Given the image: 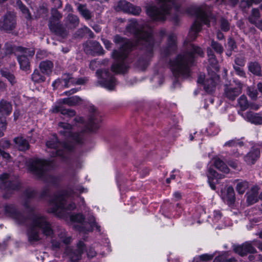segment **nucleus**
Masks as SVG:
<instances>
[{
    "label": "nucleus",
    "instance_id": "f257e3e1",
    "mask_svg": "<svg viewBox=\"0 0 262 262\" xmlns=\"http://www.w3.org/2000/svg\"><path fill=\"white\" fill-rule=\"evenodd\" d=\"M35 195L36 191L30 188L26 189L24 192L23 206L31 213L29 217L25 216L13 204H7L4 206L5 214L14 219L18 224L28 226L30 222L27 235L28 242L31 245L35 244L41 239L38 230H40L42 233L47 237L52 236L54 233L51 224L47 219L40 214L34 213L33 207L29 205V200L33 198Z\"/></svg>",
    "mask_w": 262,
    "mask_h": 262
},
{
    "label": "nucleus",
    "instance_id": "f03ea898",
    "mask_svg": "<svg viewBox=\"0 0 262 262\" xmlns=\"http://www.w3.org/2000/svg\"><path fill=\"white\" fill-rule=\"evenodd\" d=\"M126 32L134 36L135 46L141 50V56L138 59V66L145 68L153 56L155 47L160 44L155 41L152 29L138 24L136 19H132L126 27Z\"/></svg>",
    "mask_w": 262,
    "mask_h": 262
},
{
    "label": "nucleus",
    "instance_id": "7ed1b4c3",
    "mask_svg": "<svg viewBox=\"0 0 262 262\" xmlns=\"http://www.w3.org/2000/svg\"><path fill=\"white\" fill-rule=\"evenodd\" d=\"M204 52L198 46L190 44L186 50L179 54L176 57L170 60V69L175 78L188 77L190 75V68L192 66L195 58L197 56L202 57ZM179 85V82L176 79L173 82L174 88Z\"/></svg>",
    "mask_w": 262,
    "mask_h": 262
},
{
    "label": "nucleus",
    "instance_id": "20e7f679",
    "mask_svg": "<svg viewBox=\"0 0 262 262\" xmlns=\"http://www.w3.org/2000/svg\"><path fill=\"white\" fill-rule=\"evenodd\" d=\"M113 41L121 45L119 50H114L112 53L111 56L114 62L112 65L111 70L116 74H124L129 68L128 56L134 45L130 41L119 35L114 37Z\"/></svg>",
    "mask_w": 262,
    "mask_h": 262
},
{
    "label": "nucleus",
    "instance_id": "39448f33",
    "mask_svg": "<svg viewBox=\"0 0 262 262\" xmlns=\"http://www.w3.org/2000/svg\"><path fill=\"white\" fill-rule=\"evenodd\" d=\"M186 12L189 15L196 18L188 35V41H191L197 37L198 33L202 29V24L209 27L211 19H214V17L211 13L210 8L205 4L192 6L187 9Z\"/></svg>",
    "mask_w": 262,
    "mask_h": 262
},
{
    "label": "nucleus",
    "instance_id": "423d86ee",
    "mask_svg": "<svg viewBox=\"0 0 262 262\" xmlns=\"http://www.w3.org/2000/svg\"><path fill=\"white\" fill-rule=\"evenodd\" d=\"M75 193L74 189L70 188L54 193L50 199L49 211L60 217L66 216L68 213V211H71L76 208L74 203H69L68 202L69 199L73 198Z\"/></svg>",
    "mask_w": 262,
    "mask_h": 262
},
{
    "label": "nucleus",
    "instance_id": "0eeeda50",
    "mask_svg": "<svg viewBox=\"0 0 262 262\" xmlns=\"http://www.w3.org/2000/svg\"><path fill=\"white\" fill-rule=\"evenodd\" d=\"M157 6L152 4L146 7L147 14L153 20H165L166 15L170 13L172 8L176 12L179 11L180 6L176 0H157Z\"/></svg>",
    "mask_w": 262,
    "mask_h": 262
},
{
    "label": "nucleus",
    "instance_id": "6e6552de",
    "mask_svg": "<svg viewBox=\"0 0 262 262\" xmlns=\"http://www.w3.org/2000/svg\"><path fill=\"white\" fill-rule=\"evenodd\" d=\"M46 145L51 149V151L49 152L52 157H59L62 159L66 157L67 151L73 149L71 144L59 142L56 135H53L52 138L46 142Z\"/></svg>",
    "mask_w": 262,
    "mask_h": 262
},
{
    "label": "nucleus",
    "instance_id": "1a4fd4ad",
    "mask_svg": "<svg viewBox=\"0 0 262 262\" xmlns=\"http://www.w3.org/2000/svg\"><path fill=\"white\" fill-rule=\"evenodd\" d=\"M1 184L0 185V196L4 199H9L12 191L18 189L20 184L17 179L13 178L7 173H3L0 177Z\"/></svg>",
    "mask_w": 262,
    "mask_h": 262
},
{
    "label": "nucleus",
    "instance_id": "9d476101",
    "mask_svg": "<svg viewBox=\"0 0 262 262\" xmlns=\"http://www.w3.org/2000/svg\"><path fill=\"white\" fill-rule=\"evenodd\" d=\"M84 217L82 214L78 213L71 216V220L74 222H77V224L75 225V228L80 232L86 233L93 231L94 227H96L98 231H100V227L97 225L95 222V217L90 215L88 219V222H83Z\"/></svg>",
    "mask_w": 262,
    "mask_h": 262
},
{
    "label": "nucleus",
    "instance_id": "9b49d317",
    "mask_svg": "<svg viewBox=\"0 0 262 262\" xmlns=\"http://www.w3.org/2000/svg\"><path fill=\"white\" fill-rule=\"evenodd\" d=\"M81 101V99L77 96L64 99L62 102L59 101L52 107V112L54 113L60 112L63 115L72 117L76 115V112L74 110L66 108L63 104H67L69 106H74L79 104Z\"/></svg>",
    "mask_w": 262,
    "mask_h": 262
},
{
    "label": "nucleus",
    "instance_id": "f8f14e48",
    "mask_svg": "<svg viewBox=\"0 0 262 262\" xmlns=\"http://www.w3.org/2000/svg\"><path fill=\"white\" fill-rule=\"evenodd\" d=\"M59 133L65 139L73 141L77 143L82 142L83 137L82 133H74L72 126L68 123L60 122L58 123Z\"/></svg>",
    "mask_w": 262,
    "mask_h": 262
},
{
    "label": "nucleus",
    "instance_id": "ddd939ff",
    "mask_svg": "<svg viewBox=\"0 0 262 262\" xmlns=\"http://www.w3.org/2000/svg\"><path fill=\"white\" fill-rule=\"evenodd\" d=\"M16 50L20 53V54H15V55L17 56L20 69L26 71L29 70L30 66V58L34 55V50L21 47H17Z\"/></svg>",
    "mask_w": 262,
    "mask_h": 262
},
{
    "label": "nucleus",
    "instance_id": "4468645a",
    "mask_svg": "<svg viewBox=\"0 0 262 262\" xmlns=\"http://www.w3.org/2000/svg\"><path fill=\"white\" fill-rule=\"evenodd\" d=\"M49 168V163L47 161L35 159L32 161L29 168L32 173L38 178L44 180L47 171Z\"/></svg>",
    "mask_w": 262,
    "mask_h": 262
},
{
    "label": "nucleus",
    "instance_id": "2eb2a0df",
    "mask_svg": "<svg viewBox=\"0 0 262 262\" xmlns=\"http://www.w3.org/2000/svg\"><path fill=\"white\" fill-rule=\"evenodd\" d=\"M96 74L98 77L101 78L99 82L102 86L108 90H114L116 85V79L108 70H98Z\"/></svg>",
    "mask_w": 262,
    "mask_h": 262
},
{
    "label": "nucleus",
    "instance_id": "dca6fc26",
    "mask_svg": "<svg viewBox=\"0 0 262 262\" xmlns=\"http://www.w3.org/2000/svg\"><path fill=\"white\" fill-rule=\"evenodd\" d=\"M242 83L238 81L235 84L230 83L224 85L223 97L230 101H234L242 93Z\"/></svg>",
    "mask_w": 262,
    "mask_h": 262
},
{
    "label": "nucleus",
    "instance_id": "f3484780",
    "mask_svg": "<svg viewBox=\"0 0 262 262\" xmlns=\"http://www.w3.org/2000/svg\"><path fill=\"white\" fill-rule=\"evenodd\" d=\"M85 249V245L82 241H79L75 248L67 247L64 251L66 255L73 262H77L81 258Z\"/></svg>",
    "mask_w": 262,
    "mask_h": 262
},
{
    "label": "nucleus",
    "instance_id": "a211bd4d",
    "mask_svg": "<svg viewBox=\"0 0 262 262\" xmlns=\"http://www.w3.org/2000/svg\"><path fill=\"white\" fill-rule=\"evenodd\" d=\"M16 26V16L10 12L7 13L0 19V30L9 32Z\"/></svg>",
    "mask_w": 262,
    "mask_h": 262
},
{
    "label": "nucleus",
    "instance_id": "6ab92c4d",
    "mask_svg": "<svg viewBox=\"0 0 262 262\" xmlns=\"http://www.w3.org/2000/svg\"><path fill=\"white\" fill-rule=\"evenodd\" d=\"M92 113L90 115L88 122L86 124L87 128L91 132H95L99 127V123L101 121L100 116L96 112L94 107L91 108Z\"/></svg>",
    "mask_w": 262,
    "mask_h": 262
},
{
    "label": "nucleus",
    "instance_id": "aec40b11",
    "mask_svg": "<svg viewBox=\"0 0 262 262\" xmlns=\"http://www.w3.org/2000/svg\"><path fill=\"white\" fill-rule=\"evenodd\" d=\"M49 27L53 33L62 38H66L69 34L66 26L60 23H53L52 20H51L50 23L49 24Z\"/></svg>",
    "mask_w": 262,
    "mask_h": 262
},
{
    "label": "nucleus",
    "instance_id": "412c9836",
    "mask_svg": "<svg viewBox=\"0 0 262 262\" xmlns=\"http://www.w3.org/2000/svg\"><path fill=\"white\" fill-rule=\"evenodd\" d=\"M234 250L235 253H237L242 256H244L248 253H256V249L252 246L250 242H246L241 245L235 246Z\"/></svg>",
    "mask_w": 262,
    "mask_h": 262
},
{
    "label": "nucleus",
    "instance_id": "4be33fe9",
    "mask_svg": "<svg viewBox=\"0 0 262 262\" xmlns=\"http://www.w3.org/2000/svg\"><path fill=\"white\" fill-rule=\"evenodd\" d=\"M177 36L173 34H170L167 38V45L163 49L162 54L167 56L174 53L177 50Z\"/></svg>",
    "mask_w": 262,
    "mask_h": 262
},
{
    "label": "nucleus",
    "instance_id": "5701e85b",
    "mask_svg": "<svg viewBox=\"0 0 262 262\" xmlns=\"http://www.w3.org/2000/svg\"><path fill=\"white\" fill-rule=\"evenodd\" d=\"M219 77L214 74L211 77L205 79L204 89L208 93H212L215 90L217 82Z\"/></svg>",
    "mask_w": 262,
    "mask_h": 262
},
{
    "label": "nucleus",
    "instance_id": "b1692460",
    "mask_svg": "<svg viewBox=\"0 0 262 262\" xmlns=\"http://www.w3.org/2000/svg\"><path fill=\"white\" fill-rule=\"evenodd\" d=\"M260 155V150L259 149L253 148L244 157V160L248 165H253L259 159Z\"/></svg>",
    "mask_w": 262,
    "mask_h": 262
},
{
    "label": "nucleus",
    "instance_id": "393cba45",
    "mask_svg": "<svg viewBox=\"0 0 262 262\" xmlns=\"http://www.w3.org/2000/svg\"><path fill=\"white\" fill-rule=\"evenodd\" d=\"M64 25L68 29H74L79 24V17L74 14H69L64 19Z\"/></svg>",
    "mask_w": 262,
    "mask_h": 262
},
{
    "label": "nucleus",
    "instance_id": "a878e982",
    "mask_svg": "<svg viewBox=\"0 0 262 262\" xmlns=\"http://www.w3.org/2000/svg\"><path fill=\"white\" fill-rule=\"evenodd\" d=\"M207 176L208 177V183L212 190H215L216 188L215 185L212 181L215 179H221L224 178L223 175L217 173L215 170L211 168H208Z\"/></svg>",
    "mask_w": 262,
    "mask_h": 262
},
{
    "label": "nucleus",
    "instance_id": "bb28decb",
    "mask_svg": "<svg viewBox=\"0 0 262 262\" xmlns=\"http://www.w3.org/2000/svg\"><path fill=\"white\" fill-rule=\"evenodd\" d=\"M244 118L248 121L255 124H262V116L257 113L253 112H248L245 114Z\"/></svg>",
    "mask_w": 262,
    "mask_h": 262
},
{
    "label": "nucleus",
    "instance_id": "cd10ccee",
    "mask_svg": "<svg viewBox=\"0 0 262 262\" xmlns=\"http://www.w3.org/2000/svg\"><path fill=\"white\" fill-rule=\"evenodd\" d=\"M223 199L224 202L229 206L232 205L235 201V196L234 188L232 186H229L226 191V193L224 195Z\"/></svg>",
    "mask_w": 262,
    "mask_h": 262
},
{
    "label": "nucleus",
    "instance_id": "c85d7f7f",
    "mask_svg": "<svg viewBox=\"0 0 262 262\" xmlns=\"http://www.w3.org/2000/svg\"><path fill=\"white\" fill-rule=\"evenodd\" d=\"M12 111L11 102L2 99L0 101V113L7 116L9 115Z\"/></svg>",
    "mask_w": 262,
    "mask_h": 262
},
{
    "label": "nucleus",
    "instance_id": "c756f323",
    "mask_svg": "<svg viewBox=\"0 0 262 262\" xmlns=\"http://www.w3.org/2000/svg\"><path fill=\"white\" fill-rule=\"evenodd\" d=\"M53 63L50 60H44L39 64V68L41 73L46 75H50L52 71Z\"/></svg>",
    "mask_w": 262,
    "mask_h": 262
},
{
    "label": "nucleus",
    "instance_id": "7c9ffc66",
    "mask_svg": "<svg viewBox=\"0 0 262 262\" xmlns=\"http://www.w3.org/2000/svg\"><path fill=\"white\" fill-rule=\"evenodd\" d=\"M89 46L92 51V53L94 55H99L104 54V51L99 42L95 40L90 41Z\"/></svg>",
    "mask_w": 262,
    "mask_h": 262
},
{
    "label": "nucleus",
    "instance_id": "2f4dec72",
    "mask_svg": "<svg viewBox=\"0 0 262 262\" xmlns=\"http://www.w3.org/2000/svg\"><path fill=\"white\" fill-rule=\"evenodd\" d=\"M16 4L25 18L28 20H31L32 17L29 9L25 5L21 0H17Z\"/></svg>",
    "mask_w": 262,
    "mask_h": 262
},
{
    "label": "nucleus",
    "instance_id": "473e14b6",
    "mask_svg": "<svg viewBox=\"0 0 262 262\" xmlns=\"http://www.w3.org/2000/svg\"><path fill=\"white\" fill-rule=\"evenodd\" d=\"M77 10L86 20H89L92 18L93 16L92 13L91 11L86 8L85 5L78 4L77 5Z\"/></svg>",
    "mask_w": 262,
    "mask_h": 262
},
{
    "label": "nucleus",
    "instance_id": "72a5a7b5",
    "mask_svg": "<svg viewBox=\"0 0 262 262\" xmlns=\"http://www.w3.org/2000/svg\"><path fill=\"white\" fill-rule=\"evenodd\" d=\"M16 147L19 150L25 151L29 147L28 142L23 137H17L14 139Z\"/></svg>",
    "mask_w": 262,
    "mask_h": 262
},
{
    "label": "nucleus",
    "instance_id": "f704fd0d",
    "mask_svg": "<svg viewBox=\"0 0 262 262\" xmlns=\"http://www.w3.org/2000/svg\"><path fill=\"white\" fill-rule=\"evenodd\" d=\"M246 196L247 202L249 205L254 204L258 201V191L256 188H253L246 194Z\"/></svg>",
    "mask_w": 262,
    "mask_h": 262
},
{
    "label": "nucleus",
    "instance_id": "c9c22d12",
    "mask_svg": "<svg viewBox=\"0 0 262 262\" xmlns=\"http://www.w3.org/2000/svg\"><path fill=\"white\" fill-rule=\"evenodd\" d=\"M248 69L250 72L256 76H261V67L257 61H251L248 63Z\"/></svg>",
    "mask_w": 262,
    "mask_h": 262
},
{
    "label": "nucleus",
    "instance_id": "e433bc0d",
    "mask_svg": "<svg viewBox=\"0 0 262 262\" xmlns=\"http://www.w3.org/2000/svg\"><path fill=\"white\" fill-rule=\"evenodd\" d=\"M214 165L218 170L225 173H229L230 169L227 165L219 158H215L214 161Z\"/></svg>",
    "mask_w": 262,
    "mask_h": 262
},
{
    "label": "nucleus",
    "instance_id": "4c0bfd02",
    "mask_svg": "<svg viewBox=\"0 0 262 262\" xmlns=\"http://www.w3.org/2000/svg\"><path fill=\"white\" fill-rule=\"evenodd\" d=\"M207 52L210 65L216 70L217 68L218 62L213 51L210 48H208Z\"/></svg>",
    "mask_w": 262,
    "mask_h": 262
},
{
    "label": "nucleus",
    "instance_id": "58836bf2",
    "mask_svg": "<svg viewBox=\"0 0 262 262\" xmlns=\"http://www.w3.org/2000/svg\"><path fill=\"white\" fill-rule=\"evenodd\" d=\"M32 80L35 83H41L46 80V77L38 70H35L31 76Z\"/></svg>",
    "mask_w": 262,
    "mask_h": 262
},
{
    "label": "nucleus",
    "instance_id": "ea45409f",
    "mask_svg": "<svg viewBox=\"0 0 262 262\" xmlns=\"http://www.w3.org/2000/svg\"><path fill=\"white\" fill-rule=\"evenodd\" d=\"M130 5V3L125 0H121L118 2L116 9L117 11H122L127 13Z\"/></svg>",
    "mask_w": 262,
    "mask_h": 262
},
{
    "label": "nucleus",
    "instance_id": "a19ab883",
    "mask_svg": "<svg viewBox=\"0 0 262 262\" xmlns=\"http://www.w3.org/2000/svg\"><path fill=\"white\" fill-rule=\"evenodd\" d=\"M58 236L60 241L66 245L70 244L72 241L70 236H68L67 233L64 229H61L58 233Z\"/></svg>",
    "mask_w": 262,
    "mask_h": 262
},
{
    "label": "nucleus",
    "instance_id": "79ce46f5",
    "mask_svg": "<svg viewBox=\"0 0 262 262\" xmlns=\"http://www.w3.org/2000/svg\"><path fill=\"white\" fill-rule=\"evenodd\" d=\"M238 105L241 107L242 111H245L247 110L249 107V103L247 100V97L243 95H242L237 100Z\"/></svg>",
    "mask_w": 262,
    "mask_h": 262
},
{
    "label": "nucleus",
    "instance_id": "37998d69",
    "mask_svg": "<svg viewBox=\"0 0 262 262\" xmlns=\"http://www.w3.org/2000/svg\"><path fill=\"white\" fill-rule=\"evenodd\" d=\"M248 187V183L246 181H238L236 186V190L239 194H243Z\"/></svg>",
    "mask_w": 262,
    "mask_h": 262
},
{
    "label": "nucleus",
    "instance_id": "c03bdc74",
    "mask_svg": "<svg viewBox=\"0 0 262 262\" xmlns=\"http://www.w3.org/2000/svg\"><path fill=\"white\" fill-rule=\"evenodd\" d=\"M210 46L212 49L217 53L220 55L222 54L224 51V48L223 46L214 40H212L211 41Z\"/></svg>",
    "mask_w": 262,
    "mask_h": 262
},
{
    "label": "nucleus",
    "instance_id": "a18cd8bd",
    "mask_svg": "<svg viewBox=\"0 0 262 262\" xmlns=\"http://www.w3.org/2000/svg\"><path fill=\"white\" fill-rule=\"evenodd\" d=\"M260 17L259 11L258 9L253 8L251 11V14L249 17V21L251 23H255Z\"/></svg>",
    "mask_w": 262,
    "mask_h": 262
},
{
    "label": "nucleus",
    "instance_id": "49530a36",
    "mask_svg": "<svg viewBox=\"0 0 262 262\" xmlns=\"http://www.w3.org/2000/svg\"><path fill=\"white\" fill-rule=\"evenodd\" d=\"M62 18V14L56 9H52L51 10V17H50L49 24L51 20L53 23H57L56 21Z\"/></svg>",
    "mask_w": 262,
    "mask_h": 262
},
{
    "label": "nucleus",
    "instance_id": "de8ad7c7",
    "mask_svg": "<svg viewBox=\"0 0 262 262\" xmlns=\"http://www.w3.org/2000/svg\"><path fill=\"white\" fill-rule=\"evenodd\" d=\"M1 73L2 75L7 78L11 84H14L16 82L14 76L9 71L2 70Z\"/></svg>",
    "mask_w": 262,
    "mask_h": 262
},
{
    "label": "nucleus",
    "instance_id": "09e8293b",
    "mask_svg": "<svg viewBox=\"0 0 262 262\" xmlns=\"http://www.w3.org/2000/svg\"><path fill=\"white\" fill-rule=\"evenodd\" d=\"M141 12V8L139 6H135L130 3L127 13L134 15H139Z\"/></svg>",
    "mask_w": 262,
    "mask_h": 262
},
{
    "label": "nucleus",
    "instance_id": "8fccbe9b",
    "mask_svg": "<svg viewBox=\"0 0 262 262\" xmlns=\"http://www.w3.org/2000/svg\"><path fill=\"white\" fill-rule=\"evenodd\" d=\"M221 29L222 31L227 32L230 29V24L228 20L224 18H222L220 20Z\"/></svg>",
    "mask_w": 262,
    "mask_h": 262
},
{
    "label": "nucleus",
    "instance_id": "3c124183",
    "mask_svg": "<svg viewBox=\"0 0 262 262\" xmlns=\"http://www.w3.org/2000/svg\"><path fill=\"white\" fill-rule=\"evenodd\" d=\"M234 62L236 64L235 66L243 67L246 63L245 58L243 55L237 56L234 59Z\"/></svg>",
    "mask_w": 262,
    "mask_h": 262
},
{
    "label": "nucleus",
    "instance_id": "603ef678",
    "mask_svg": "<svg viewBox=\"0 0 262 262\" xmlns=\"http://www.w3.org/2000/svg\"><path fill=\"white\" fill-rule=\"evenodd\" d=\"M7 128V122L5 118L0 117V138L4 135V132Z\"/></svg>",
    "mask_w": 262,
    "mask_h": 262
},
{
    "label": "nucleus",
    "instance_id": "864d4df0",
    "mask_svg": "<svg viewBox=\"0 0 262 262\" xmlns=\"http://www.w3.org/2000/svg\"><path fill=\"white\" fill-rule=\"evenodd\" d=\"M247 94L251 99H256L257 97L258 92L254 88L250 86L247 89Z\"/></svg>",
    "mask_w": 262,
    "mask_h": 262
},
{
    "label": "nucleus",
    "instance_id": "5fc2aeb1",
    "mask_svg": "<svg viewBox=\"0 0 262 262\" xmlns=\"http://www.w3.org/2000/svg\"><path fill=\"white\" fill-rule=\"evenodd\" d=\"M228 49L234 51L237 49L236 42L232 37H229L227 41Z\"/></svg>",
    "mask_w": 262,
    "mask_h": 262
},
{
    "label": "nucleus",
    "instance_id": "6e6d98bb",
    "mask_svg": "<svg viewBox=\"0 0 262 262\" xmlns=\"http://www.w3.org/2000/svg\"><path fill=\"white\" fill-rule=\"evenodd\" d=\"M237 145H239V146H241L243 145V143L241 142H239L238 140H231L228 142H226L225 143L224 146L232 147V146H236Z\"/></svg>",
    "mask_w": 262,
    "mask_h": 262
},
{
    "label": "nucleus",
    "instance_id": "4d7b16f0",
    "mask_svg": "<svg viewBox=\"0 0 262 262\" xmlns=\"http://www.w3.org/2000/svg\"><path fill=\"white\" fill-rule=\"evenodd\" d=\"M72 75L70 74L65 73L62 75V80L64 81V86L66 88L69 86V80L71 78Z\"/></svg>",
    "mask_w": 262,
    "mask_h": 262
},
{
    "label": "nucleus",
    "instance_id": "13d9d810",
    "mask_svg": "<svg viewBox=\"0 0 262 262\" xmlns=\"http://www.w3.org/2000/svg\"><path fill=\"white\" fill-rule=\"evenodd\" d=\"M213 257V254H204L199 256V258L202 261H208L211 260Z\"/></svg>",
    "mask_w": 262,
    "mask_h": 262
},
{
    "label": "nucleus",
    "instance_id": "bf43d9fd",
    "mask_svg": "<svg viewBox=\"0 0 262 262\" xmlns=\"http://www.w3.org/2000/svg\"><path fill=\"white\" fill-rule=\"evenodd\" d=\"M48 10L47 8H46L43 6H39L38 9V13L39 14V17H40L41 15H42V16H46L48 13Z\"/></svg>",
    "mask_w": 262,
    "mask_h": 262
},
{
    "label": "nucleus",
    "instance_id": "052dcab7",
    "mask_svg": "<svg viewBox=\"0 0 262 262\" xmlns=\"http://www.w3.org/2000/svg\"><path fill=\"white\" fill-rule=\"evenodd\" d=\"M5 54L6 55H9L13 53V52L15 50V49L14 47L12 46V45L6 43L5 46Z\"/></svg>",
    "mask_w": 262,
    "mask_h": 262
},
{
    "label": "nucleus",
    "instance_id": "680f3d73",
    "mask_svg": "<svg viewBox=\"0 0 262 262\" xmlns=\"http://www.w3.org/2000/svg\"><path fill=\"white\" fill-rule=\"evenodd\" d=\"M233 68L236 74L241 77L245 76V73L242 68L238 66H234Z\"/></svg>",
    "mask_w": 262,
    "mask_h": 262
},
{
    "label": "nucleus",
    "instance_id": "e2e57ef3",
    "mask_svg": "<svg viewBox=\"0 0 262 262\" xmlns=\"http://www.w3.org/2000/svg\"><path fill=\"white\" fill-rule=\"evenodd\" d=\"M52 243V248L53 250H57L60 248L61 243L60 242L56 240L53 239L51 242Z\"/></svg>",
    "mask_w": 262,
    "mask_h": 262
},
{
    "label": "nucleus",
    "instance_id": "0e129e2a",
    "mask_svg": "<svg viewBox=\"0 0 262 262\" xmlns=\"http://www.w3.org/2000/svg\"><path fill=\"white\" fill-rule=\"evenodd\" d=\"M262 0H247V1H244L242 3V4H246L248 7H250L252 6V4L255 3L257 4L261 2Z\"/></svg>",
    "mask_w": 262,
    "mask_h": 262
},
{
    "label": "nucleus",
    "instance_id": "69168bd1",
    "mask_svg": "<svg viewBox=\"0 0 262 262\" xmlns=\"http://www.w3.org/2000/svg\"><path fill=\"white\" fill-rule=\"evenodd\" d=\"M88 257L89 258H93L96 255V252L95 250L92 247H90L86 250Z\"/></svg>",
    "mask_w": 262,
    "mask_h": 262
},
{
    "label": "nucleus",
    "instance_id": "338daca9",
    "mask_svg": "<svg viewBox=\"0 0 262 262\" xmlns=\"http://www.w3.org/2000/svg\"><path fill=\"white\" fill-rule=\"evenodd\" d=\"M222 216V214L220 211L219 210H215L213 212V220L215 222H217L220 220Z\"/></svg>",
    "mask_w": 262,
    "mask_h": 262
},
{
    "label": "nucleus",
    "instance_id": "774afa93",
    "mask_svg": "<svg viewBox=\"0 0 262 262\" xmlns=\"http://www.w3.org/2000/svg\"><path fill=\"white\" fill-rule=\"evenodd\" d=\"M224 262H236V260L234 257H228V253L227 252H225Z\"/></svg>",
    "mask_w": 262,
    "mask_h": 262
}]
</instances>
